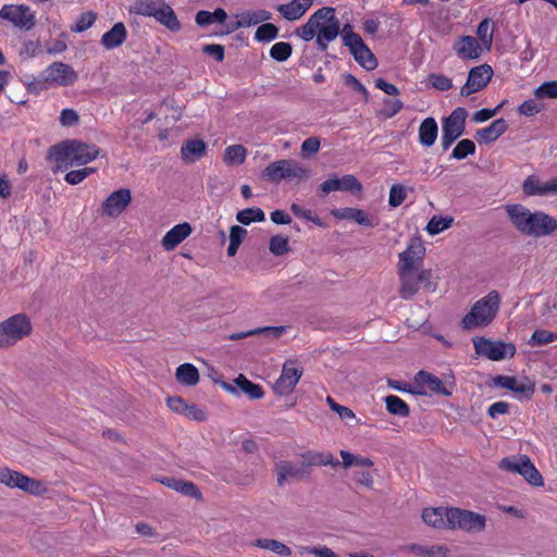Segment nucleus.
Wrapping results in <instances>:
<instances>
[{"mask_svg": "<svg viewBox=\"0 0 557 557\" xmlns=\"http://www.w3.org/2000/svg\"><path fill=\"white\" fill-rule=\"evenodd\" d=\"M102 150L95 144H87L78 139H67L53 145L48 157L55 163L53 172H64L74 165H86L98 157H104Z\"/></svg>", "mask_w": 557, "mask_h": 557, "instance_id": "obj_1", "label": "nucleus"}, {"mask_svg": "<svg viewBox=\"0 0 557 557\" xmlns=\"http://www.w3.org/2000/svg\"><path fill=\"white\" fill-rule=\"evenodd\" d=\"M339 30L341 23L336 17L335 9L323 7L297 29V35L305 41H310L315 37L319 49L325 51L329 44L338 36Z\"/></svg>", "mask_w": 557, "mask_h": 557, "instance_id": "obj_2", "label": "nucleus"}, {"mask_svg": "<svg viewBox=\"0 0 557 557\" xmlns=\"http://www.w3.org/2000/svg\"><path fill=\"white\" fill-rule=\"evenodd\" d=\"M515 227L523 235L544 237L557 230V220L543 212H531L522 205H510L506 209Z\"/></svg>", "mask_w": 557, "mask_h": 557, "instance_id": "obj_3", "label": "nucleus"}, {"mask_svg": "<svg viewBox=\"0 0 557 557\" xmlns=\"http://www.w3.org/2000/svg\"><path fill=\"white\" fill-rule=\"evenodd\" d=\"M77 78L78 75L71 65L63 62H53L28 83L27 91L39 95L52 86H71Z\"/></svg>", "mask_w": 557, "mask_h": 557, "instance_id": "obj_4", "label": "nucleus"}, {"mask_svg": "<svg viewBox=\"0 0 557 557\" xmlns=\"http://www.w3.org/2000/svg\"><path fill=\"white\" fill-rule=\"evenodd\" d=\"M129 13L153 17L170 32L181 30L182 24L174 10L165 0H135L129 7Z\"/></svg>", "mask_w": 557, "mask_h": 557, "instance_id": "obj_5", "label": "nucleus"}, {"mask_svg": "<svg viewBox=\"0 0 557 557\" xmlns=\"http://www.w3.org/2000/svg\"><path fill=\"white\" fill-rule=\"evenodd\" d=\"M500 306V295L497 290H491L471 307L462 318L461 326L465 330L487 326L496 318Z\"/></svg>", "mask_w": 557, "mask_h": 557, "instance_id": "obj_6", "label": "nucleus"}, {"mask_svg": "<svg viewBox=\"0 0 557 557\" xmlns=\"http://www.w3.org/2000/svg\"><path fill=\"white\" fill-rule=\"evenodd\" d=\"M414 384L419 388L418 394L420 395L431 394L449 397L456 389V379L451 371L444 374L443 380H441L431 372L420 370L414 375Z\"/></svg>", "mask_w": 557, "mask_h": 557, "instance_id": "obj_7", "label": "nucleus"}, {"mask_svg": "<svg viewBox=\"0 0 557 557\" xmlns=\"http://www.w3.org/2000/svg\"><path fill=\"white\" fill-rule=\"evenodd\" d=\"M33 325L25 313H16L0 323V348L14 346L30 335Z\"/></svg>", "mask_w": 557, "mask_h": 557, "instance_id": "obj_8", "label": "nucleus"}, {"mask_svg": "<svg viewBox=\"0 0 557 557\" xmlns=\"http://www.w3.org/2000/svg\"><path fill=\"white\" fill-rule=\"evenodd\" d=\"M310 171L292 159L277 160L270 163L261 173L262 178L278 183L282 180H304L308 178Z\"/></svg>", "mask_w": 557, "mask_h": 557, "instance_id": "obj_9", "label": "nucleus"}, {"mask_svg": "<svg viewBox=\"0 0 557 557\" xmlns=\"http://www.w3.org/2000/svg\"><path fill=\"white\" fill-rule=\"evenodd\" d=\"M343 42L349 48L354 59L366 70L371 71L377 66V60L361 36L352 30L349 24L343 27Z\"/></svg>", "mask_w": 557, "mask_h": 557, "instance_id": "obj_10", "label": "nucleus"}, {"mask_svg": "<svg viewBox=\"0 0 557 557\" xmlns=\"http://www.w3.org/2000/svg\"><path fill=\"white\" fill-rule=\"evenodd\" d=\"M498 467L511 473H519L533 486H542L544 484L542 474L527 455L505 457L499 461Z\"/></svg>", "mask_w": 557, "mask_h": 557, "instance_id": "obj_11", "label": "nucleus"}, {"mask_svg": "<svg viewBox=\"0 0 557 557\" xmlns=\"http://www.w3.org/2000/svg\"><path fill=\"white\" fill-rule=\"evenodd\" d=\"M467 116L468 111L458 107L443 120L441 144L444 150H447L465 133Z\"/></svg>", "mask_w": 557, "mask_h": 557, "instance_id": "obj_12", "label": "nucleus"}, {"mask_svg": "<svg viewBox=\"0 0 557 557\" xmlns=\"http://www.w3.org/2000/svg\"><path fill=\"white\" fill-rule=\"evenodd\" d=\"M448 529L465 532H480L485 528V516L460 508L448 509Z\"/></svg>", "mask_w": 557, "mask_h": 557, "instance_id": "obj_13", "label": "nucleus"}, {"mask_svg": "<svg viewBox=\"0 0 557 557\" xmlns=\"http://www.w3.org/2000/svg\"><path fill=\"white\" fill-rule=\"evenodd\" d=\"M304 373L302 367L297 360L284 362L281 375L273 384V392L278 396H286L294 392Z\"/></svg>", "mask_w": 557, "mask_h": 557, "instance_id": "obj_14", "label": "nucleus"}, {"mask_svg": "<svg viewBox=\"0 0 557 557\" xmlns=\"http://www.w3.org/2000/svg\"><path fill=\"white\" fill-rule=\"evenodd\" d=\"M473 345L478 355L493 361H499L507 357L512 358L516 354V346L513 344L502 341L493 342L485 337H478L473 339Z\"/></svg>", "mask_w": 557, "mask_h": 557, "instance_id": "obj_15", "label": "nucleus"}, {"mask_svg": "<svg viewBox=\"0 0 557 557\" xmlns=\"http://www.w3.org/2000/svg\"><path fill=\"white\" fill-rule=\"evenodd\" d=\"M0 483L9 487H17L33 495H41L46 492V486L40 481L32 479L22 472L10 470L9 468L0 469Z\"/></svg>", "mask_w": 557, "mask_h": 557, "instance_id": "obj_16", "label": "nucleus"}, {"mask_svg": "<svg viewBox=\"0 0 557 557\" xmlns=\"http://www.w3.org/2000/svg\"><path fill=\"white\" fill-rule=\"evenodd\" d=\"M0 18L11 22L14 26L29 30L36 24L35 14L30 8L23 4H5L0 10Z\"/></svg>", "mask_w": 557, "mask_h": 557, "instance_id": "obj_17", "label": "nucleus"}, {"mask_svg": "<svg viewBox=\"0 0 557 557\" xmlns=\"http://www.w3.org/2000/svg\"><path fill=\"white\" fill-rule=\"evenodd\" d=\"M494 71L488 64L470 69L466 84L460 88V96L468 97L484 89L493 77Z\"/></svg>", "mask_w": 557, "mask_h": 557, "instance_id": "obj_18", "label": "nucleus"}, {"mask_svg": "<svg viewBox=\"0 0 557 557\" xmlns=\"http://www.w3.org/2000/svg\"><path fill=\"white\" fill-rule=\"evenodd\" d=\"M131 201V190L128 188H120L103 200L101 213L107 216H117L129 206Z\"/></svg>", "mask_w": 557, "mask_h": 557, "instance_id": "obj_19", "label": "nucleus"}, {"mask_svg": "<svg viewBox=\"0 0 557 557\" xmlns=\"http://www.w3.org/2000/svg\"><path fill=\"white\" fill-rule=\"evenodd\" d=\"M453 50L462 61H474L482 54V46L475 37L470 35L457 38L453 44Z\"/></svg>", "mask_w": 557, "mask_h": 557, "instance_id": "obj_20", "label": "nucleus"}, {"mask_svg": "<svg viewBox=\"0 0 557 557\" xmlns=\"http://www.w3.org/2000/svg\"><path fill=\"white\" fill-rule=\"evenodd\" d=\"M320 190L324 194H330L335 190L360 193L362 185L354 175L346 174L341 178L334 176L324 181L320 185Z\"/></svg>", "mask_w": 557, "mask_h": 557, "instance_id": "obj_21", "label": "nucleus"}, {"mask_svg": "<svg viewBox=\"0 0 557 557\" xmlns=\"http://www.w3.org/2000/svg\"><path fill=\"white\" fill-rule=\"evenodd\" d=\"M276 480L280 486L288 480H304L310 475V470H306L304 463L296 466L290 461L282 460L275 465Z\"/></svg>", "mask_w": 557, "mask_h": 557, "instance_id": "obj_22", "label": "nucleus"}, {"mask_svg": "<svg viewBox=\"0 0 557 557\" xmlns=\"http://www.w3.org/2000/svg\"><path fill=\"white\" fill-rule=\"evenodd\" d=\"M191 231V226L187 222L176 224L163 236L162 247L166 251H172L190 235Z\"/></svg>", "mask_w": 557, "mask_h": 557, "instance_id": "obj_23", "label": "nucleus"}, {"mask_svg": "<svg viewBox=\"0 0 557 557\" xmlns=\"http://www.w3.org/2000/svg\"><path fill=\"white\" fill-rule=\"evenodd\" d=\"M423 246L420 243H411L399 255V270L414 271L422 261Z\"/></svg>", "mask_w": 557, "mask_h": 557, "instance_id": "obj_24", "label": "nucleus"}, {"mask_svg": "<svg viewBox=\"0 0 557 557\" xmlns=\"http://www.w3.org/2000/svg\"><path fill=\"white\" fill-rule=\"evenodd\" d=\"M301 458L304 459V466L306 470H309L310 467H322V466H332L336 468L339 466V461L334 458V456L329 451H305L301 454Z\"/></svg>", "mask_w": 557, "mask_h": 557, "instance_id": "obj_25", "label": "nucleus"}, {"mask_svg": "<svg viewBox=\"0 0 557 557\" xmlns=\"http://www.w3.org/2000/svg\"><path fill=\"white\" fill-rule=\"evenodd\" d=\"M313 0H293L288 3L281 4L277 11L288 21L299 20L312 5Z\"/></svg>", "mask_w": 557, "mask_h": 557, "instance_id": "obj_26", "label": "nucleus"}, {"mask_svg": "<svg viewBox=\"0 0 557 557\" xmlns=\"http://www.w3.org/2000/svg\"><path fill=\"white\" fill-rule=\"evenodd\" d=\"M508 129V123L505 119H496L488 126L480 128L476 136L480 141L490 144L498 139Z\"/></svg>", "mask_w": 557, "mask_h": 557, "instance_id": "obj_27", "label": "nucleus"}, {"mask_svg": "<svg viewBox=\"0 0 557 557\" xmlns=\"http://www.w3.org/2000/svg\"><path fill=\"white\" fill-rule=\"evenodd\" d=\"M332 214L338 220H352L359 225L374 226L375 223L369 214L358 208H342L332 211Z\"/></svg>", "mask_w": 557, "mask_h": 557, "instance_id": "obj_28", "label": "nucleus"}, {"mask_svg": "<svg viewBox=\"0 0 557 557\" xmlns=\"http://www.w3.org/2000/svg\"><path fill=\"white\" fill-rule=\"evenodd\" d=\"M127 38V30L122 22L115 23L112 28L101 37V45L108 49H114L123 45Z\"/></svg>", "mask_w": 557, "mask_h": 557, "instance_id": "obj_29", "label": "nucleus"}, {"mask_svg": "<svg viewBox=\"0 0 557 557\" xmlns=\"http://www.w3.org/2000/svg\"><path fill=\"white\" fill-rule=\"evenodd\" d=\"M207 152V145L202 139L186 140L181 147V157L186 163L201 159Z\"/></svg>", "mask_w": 557, "mask_h": 557, "instance_id": "obj_30", "label": "nucleus"}, {"mask_svg": "<svg viewBox=\"0 0 557 557\" xmlns=\"http://www.w3.org/2000/svg\"><path fill=\"white\" fill-rule=\"evenodd\" d=\"M237 21L232 25V30L257 25L271 18V13L265 10L247 11L237 15Z\"/></svg>", "mask_w": 557, "mask_h": 557, "instance_id": "obj_31", "label": "nucleus"}, {"mask_svg": "<svg viewBox=\"0 0 557 557\" xmlns=\"http://www.w3.org/2000/svg\"><path fill=\"white\" fill-rule=\"evenodd\" d=\"M448 509L443 507L425 508L422 512L423 521L437 529H448Z\"/></svg>", "mask_w": 557, "mask_h": 557, "instance_id": "obj_32", "label": "nucleus"}, {"mask_svg": "<svg viewBox=\"0 0 557 557\" xmlns=\"http://www.w3.org/2000/svg\"><path fill=\"white\" fill-rule=\"evenodd\" d=\"M419 141L424 147H431L436 141L438 126L434 117L424 119L419 126Z\"/></svg>", "mask_w": 557, "mask_h": 557, "instance_id": "obj_33", "label": "nucleus"}, {"mask_svg": "<svg viewBox=\"0 0 557 557\" xmlns=\"http://www.w3.org/2000/svg\"><path fill=\"white\" fill-rule=\"evenodd\" d=\"M400 277V297L404 299L412 298L419 289L418 278L413 271L399 270Z\"/></svg>", "mask_w": 557, "mask_h": 557, "instance_id": "obj_34", "label": "nucleus"}, {"mask_svg": "<svg viewBox=\"0 0 557 557\" xmlns=\"http://www.w3.org/2000/svg\"><path fill=\"white\" fill-rule=\"evenodd\" d=\"M161 482L168 487L177 491L185 496H189L197 499L201 497L199 488L193 482L183 481L174 478H166Z\"/></svg>", "mask_w": 557, "mask_h": 557, "instance_id": "obj_35", "label": "nucleus"}, {"mask_svg": "<svg viewBox=\"0 0 557 557\" xmlns=\"http://www.w3.org/2000/svg\"><path fill=\"white\" fill-rule=\"evenodd\" d=\"M175 377L178 383L185 386H195L200 379L198 369L188 362L177 367Z\"/></svg>", "mask_w": 557, "mask_h": 557, "instance_id": "obj_36", "label": "nucleus"}, {"mask_svg": "<svg viewBox=\"0 0 557 557\" xmlns=\"http://www.w3.org/2000/svg\"><path fill=\"white\" fill-rule=\"evenodd\" d=\"M227 18V13L222 8H216L213 12L200 10L195 16V22L200 27H206L215 22L224 23Z\"/></svg>", "mask_w": 557, "mask_h": 557, "instance_id": "obj_37", "label": "nucleus"}, {"mask_svg": "<svg viewBox=\"0 0 557 557\" xmlns=\"http://www.w3.org/2000/svg\"><path fill=\"white\" fill-rule=\"evenodd\" d=\"M494 30H495V23L490 17H485L484 20H482L476 27V36L480 39V41L482 42V46L486 50H491V48H492Z\"/></svg>", "mask_w": 557, "mask_h": 557, "instance_id": "obj_38", "label": "nucleus"}, {"mask_svg": "<svg viewBox=\"0 0 557 557\" xmlns=\"http://www.w3.org/2000/svg\"><path fill=\"white\" fill-rule=\"evenodd\" d=\"M234 383L250 399H261L264 396L262 386L249 381L244 374H239Z\"/></svg>", "mask_w": 557, "mask_h": 557, "instance_id": "obj_39", "label": "nucleus"}, {"mask_svg": "<svg viewBox=\"0 0 557 557\" xmlns=\"http://www.w3.org/2000/svg\"><path fill=\"white\" fill-rule=\"evenodd\" d=\"M247 157V150L243 145L228 146L223 154V162L226 165L242 164Z\"/></svg>", "mask_w": 557, "mask_h": 557, "instance_id": "obj_40", "label": "nucleus"}, {"mask_svg": "<svg viewBox=\"0 0 557 557\" xmlns=\"http://www.w3.org/2000/svg\"><path fill=\"white\" fill-rule=\"evenodd\" d=\"M386 409L391 414L401 418L408 417L410 409L408 404L396 395H388L385 397Z\"/></svg>", "mask_w": 557, "mask_h": 557, "instance_id": "obj_41", "label": "nucleus"}, {"mask_svg": "<svg viewBox=\"0 0 557 557\" xmlns=\"http://www.w3.org/2000/svg\"><path fill=\"white\" fill-rule=\"evenodd\" d=\"M253 545L259 548L271 550L281 556H290L292 555V549L287 545L276 541V540L258 539L253 542Z\"/></svg>", "mask_w": 557, "mask_h": 557, "instance_id": "obj_42", "label": "nucleus"}, {"mask_svg": "<svg viewBox=\"0 0 557 557\" xmlns=\"http://www.w3.org/2000/svg\"><path fill=\"white\" fill-rule=\"evenodd\" d=\"M236 220L244 225H248L252 222L264 221L265 214L258 207L247 208V209L238 211V213L236 214Z\"/></svg>", "mask_w": 557, "mask_h": 557, "instance_id": "obj_43", "label": "nucleus"}, {"mask_svg": "<svg viewBox=\"0 0 557 557\" xmlns=\"http://www.w3.org/2000/svg\"><path fill=\"white\" fill-rule=\"evenodd\" d=\"M411 552L419 556L446 557L448 549L442 545H432V546L412 545Z\"/></svg>", "mask_w": 557, "mask_h": 557, "instance_id": "obj_44", "label": "nucleus"}, {"mask_svg": "<svg viewBox=\"0 0 557 557\" xmlns=\"http://www.w3.org/2000/svg\"><path fill=\"white\" fill-rule=\"evenodd\" d=\"M475 145L471 139H461L455 146L451 152V158L456 160L466 159L468 156L474 154Z\"/></svg>", "mask_w": 557, "mask_h": 557, "instance_id": "obj_45", "label": "nucleus"}, {"mask_svg": "<svg viewBox=\"0 0 557 557\" xmlns=\"http://www.w3.org/2000/svg\"><path fill=\"white\" fill-rule=\"evenodd\" d=\"M96 171L97 168L91 166H85L79 170H72L65 174L64 181L70 185H77L86 180L89 175L94 174Z\"/></svg>", "mask_w": 557, "mask_h": 557, "instance_id": "obj_46", "label": "nucleus"}, {"mask_svg": "<svg viewBox=\"0 0 557 557\" xmlns=\"http://www.w3.org/2000/svg\"><path fill=\"white\" fill-rule=\"evenodd\" d=\"M557 341V333L539 329L535 330L529 341L531 346H543Z\"/></svg>", "mask_w": 557, "mask_h": 557, "instance_id": "obj_47", "label": "nucleus"}, {"mask_svg": "<svg viewBox=\"0 0 557 557\" xmlns=\"http://www.w3.org/2000/svg\"><path fill=\"white\" fill-rule=\"evenodd\" d=\"M293 52L292 45L285 41L274 44L270 49V57L278 62L286 61Z\"/></svg>", "mask_w": 557, "mask_h": 557, "instance_id": "obj_48", "label": "nucleus"}, {"mask_svg": "<svg viewBox=\"0 0 557 557\" xmlns=\"http://www.w3.org/2000/svg\"><path fill=\"white\" fill-rule=\"evenodd\" d=\"M292 212L306 221H310L320 227H325V223L310 209H306L297 203L290 206Z\"/></svg>", "mask_w": 557, "mask_h": 557, "instance_id": "obj_49", "label": "nucleus"}, {"mask_svg": "<svg viewBox=\"0 0 557 557\" xmlns=\"http://www.w3.org/2000/svg\"><path fill=\"white\" fill-rule=\"evenodd\" d=\"M278 28L271 23L260 25L256 33L255 39L258 41H271L277 37Z\"/></svg>", "mask_w": 557, "mask_h": 557, "instance_id": "obj_50", "label": "nucleus"}, {"mask_svg": "<svg viewBox=\"0 0 557 557\" xmlns=\"http://www.w3.org/2000/svg\"><path fill=\"white\" fill-rule=\"evenodd\" d=\"M544 183L535 175L525 178L522 185L523 193L528 196H543Z\"/></svg>", "mask_w": 557, "mask_h": 557, "instance_id": "obj_51", "label": "nucleus"}, {"mask_svg": "<svg viewBox=\"0 0 557 557\" xmlns=\"http://www.w3.org/2000/svg\"><path fill=\"white\" fill-rule=\"evenodd\" d=\"M404 109V102L400 99L384 98L381 114L385 119H392Z\"/></svg>", "mask_w": 557, "mask_h": 557, "instance_id": "obj_52", "label": "nucleus"}, {"mask_svg": "<svg viewBox=\"0 0 557 557\" xmlns=\"http://www.w3.org/2000/svg\"><path fill=\"white\" fill-rule=\"evenodd\" d=\"M453 219L434 215L426 225V231L431 235L440 234L450 227Z\"/></svg>", "mask_w": 557, "mask_h": 557, "instance_id": "obj_53", "label": "nucleus"}, {"mask_svg": "<svg viewBox=\"0 0 557 557\" xmlns=\"http://www.w3.org/2000/svg\"><path fill=\"white\" fill-rule=\"evenodd\" d=\"M539 99H557V81H548L541 84L534 91Z\"/></svg>", "mask_w": 557, "mask_h": 557, "instance_id": "obj_54", "label": "nucleus"}, {"mask_svg": "<svg viewBox=\"0 0 557 557\" xmlns=\"http://www.w3.org/2000/svg\"><path fill=\"white\" fill-rule=\"evenodd\" d=\"M269 249L275 256H283L289 250L288 239L282 235H274L270 239Z\"/></svg>", "mask_w": 557, "mask_h": 557, "instance_id": "obj_55", "label": "nucleus"}, {"mask_svg": "<svg viewBox=\"0 0 557 557\" xmlns=\"http://www.w3.org/2000/svg\"><path fill=\"white\" fill-rule=\"evenodd\" d=\"M428 81L433 88L440 91H447L453 87L451 79L443 74L432 73L428 76Z\"/></svg>", "mask_w": 557, "mask_h": 557, "instance_id": "obj_56", "label": "nucleus"}, {"mask_svg": "<svg viewBox=\"0 0 557 557\" xmlns=\"http://www.w3.org/2000/svg\"><path fill=\"white\" fill-rule=\"evenodd\" d=\"M407 193L403 185L395 184L389 189L388 203L391 207H399L406 199Z\"/></svg>", "mask_w": 557, "mask_h": 557, "instance_id": "obj_57", "label": "nucleus"}, {"mask_svg": "<svg viewBox=\"0 0 557 557\" xmlns=\"http://www.w3.org/2000/svg\"><path fill=\"white\" fill-rule=\"evenodd\" d=\"M41 50V45L38 40H28L23 42L20 49V55L25 59L36 57Z\"/></svg>", "mask_w": 557, "mask_h": 557, "instance_id": "obj_58", "label": "nucleus"}, {"mask_svg": "<svg viewBox=\"0 0 557 557\" xmlns=\"http://www.w3.org/2000/svg\"><path fill=\"white\" fill-rule=\"evenodd\" d=\"M542 110L543 106L537 103L534 99H528L518 107V112L525 116H532L540 113Z\"/></svg>", "mask_w": 557, "mask_h": 557, "instance_id": "obj_59", "label": "nucleus"}, {"mask_svg": "<svg viewBox=\"0 0 557 557\" xmlns=\"http://www.w3.org/2000/svg\"><path fill=\"white\" fill-rule=\"evenodd\" d=\"M344 83L348 86V87H351L354 90L358 91L359 94H361L364 98V100L367 101L368 98H369V92H368V89L363 86V84L357 78L355 77L352 74L350 73H347L344 75Z\"/></svg>", "mask_w": 557, "mask_h": 557, "instance_id": "obj_60", "label": "nucleus"}, {"mask_svg": "<svg viewBox=\"0 0 557 557\" xmlns=\"http://www.w3.org/2000/svg\"><path fill=\"white\" fill-rule=\"evenodd\" d=\"M319 149L320 140L318 137H309L301 144V154L304 158H309L310 156L317 153Z\"/></svg>", "mask_w": 557, "mask_h": 557, "instance_id": "obj_61", "label": "nucleus"}, {"mask_svg": "<svg viewBox=\"0 0 557 557\" xmlns=\"http://www.w3.org/2000/svg\"><path fill=\"white\" fill-rule=\"evenodd\" d=\"M202 52L209 57H212L216 62H222L225 57V50L222 45L209 44L202 47Z\"/></svg>", "mask_w": 557, "mask_h": 557, "instance_id": "obj_62", "label": "nucleus"}, {"mask_svg": "<svg viewBox=\"0 0 557 557\" xmlns=\"http://www.w3.org/2000/svg\"><path fill=\"white\" fill-rule=\"evenodd\" d=\"M95 21H96L95 13H92V12L83 13L76 21V24L73 27V30L82 33V32L88 29L89 27H91L92 24L95 23Z\"/></svg>", "mask_w": 557, "mask_h": 557, "instance_id": "obj_63", "label": "nucleus"}, {"mask_svg": "<svg viewBox=\"0 0 557 557\" xmlns=\"http://www.w3.org/2000/svg\"><path fill=\"white\" fill-rule=\"evenodd\" d=\"M79 116L73 109H63L60 113V123L63 126H72L77 124Z\"/></svg>", "mask_w": 557, "mask_h": 557, "instance_id": "obj_64", "label": "nucleus"}]
</instances>
